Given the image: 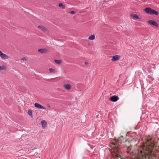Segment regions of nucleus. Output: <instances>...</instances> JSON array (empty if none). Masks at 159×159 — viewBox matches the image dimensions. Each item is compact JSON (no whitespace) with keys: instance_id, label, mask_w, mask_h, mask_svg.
<instances>
[{"instance_id":"nucleus-5","label":"nucleus","mask_w":159,"mask_h":159,"mask_svg":"<svg viewBox=\"0 0 159 159\" xmlns=\"http://www.w3.org/2000/svg\"><path fill=\"white\" fill-rule=\"evenodd\" d=\"M119 99V98L116 96H113L110 99V101L113 102H116Z\"/></svg>"},{"instance_id":"nucleus-2","label":"nucleus","mask_w":159,"mask_h":159,"mask_svg":"<svg viewBox=\"0 0 159 159\" xmlns=\"http://www.w3.org/2000/svg\"><path fill=\"white\" fill-rule=\"evenodd\" d=\"M146 12L147 14H155L156 15H157L159 14V13L157 11H145Z\"/></svg>"},{"instance_id":"nucleus-14","label":"nucleus","mask_w":159,"mask_h":159,"mask_svg":"<svg viewBox=\"0 0 159 159\" xmlns=\"http://www.w3.org/2000/svg\"><path fill=\"white\" fill-rule=\"evenodd\" d=\"M58 6L59 7H61L62 9H65V6L64 5H63V4L61 3H59Z\"/></svg>"},{"instance_id":"nucleus-3","label":"nucleus","mask_w":159,"mask_h":159,"mask_svg":"<svg viewBox=\"0 0 159 159\" xmlns=\"http://www.w3.org/2000/svg\"><path fill=\"white\" fill-rule=\"evenodd\" d=\"M148 23L149 24L153 25L156 27L158 26V25L157 23L154 20H149L148 21Z\"/></svg>"},{"instance_id":"nucleus-20","label":"nucleus","mask_w":159,"mask_h":159,"mask_svg":"<svg viewBox=\"0 0 159 159\" xmlns=\"http://www.w3.org/2000/svg\"><path fill=\"white\" fill-rule=\"evenodd\" d=\"M70 13L72 14H74L75 13V11H71L70 12Z\"/></svg>"},{"instance_id":"nucleus-16","label":"nucleus","mask_w":159,"mask_h":159,"mask_svg":"<svg viewBox=\"0 0 159 159\" xmlns=\"http://www.w3.org/2000/svg\"><path fill=\"white\" fill-rule=\"evenodd\" d=\"M55 62L57 64H60L62 62L60 60H54Z\"/></svg>"},{"instance_id":"nucleus-23","label":"nucleus","mask_w":159,"mask_h":159,"mask_svg":"<svg viewBox=\"0 0 159 159\" xmlns=\"http://www.w3.org/2000/svg\"><path fill=\"white\" fill-rule=\"evenodd\" d=\"M118 155H116V157H118Z\"/></svg>"},{"instance_id":"nucleus-12","label":"nucleus","mask_w":159,"mask_h":159,"mask_svg":"<svg viewBox=\"0 0 159 159\" xmlns=\"http://www.w3.org/2000/svg\"><path fill=\"white\" fill-rule=\"evenodd\" d=\"M41 123L42 126L43 127H45L47 125V122L44 120L42 121H41Z\"/></svg>"},{"instance_id":"nucleus-22","label":"nucleus","mask_w":159,"mask_h":159,"mask_svg":"<svg viewBox=\"0 0 159 159\" xmlns=\"http://www.w3.org/2000/svg\"><path fill=\"white\" fill-rule=\"evenodd\" d=\"M84 64H86V65L87 64H88V62H84Z\"/></svg>"},{"instance_id":"nucleus-7","label":"nucleus","mask_w":159,"mask_h":159,"mask_svg":"<svg viewBox=\"0 0 159 159\" xmlns=\"http://www.w3.org/2000/svg\"><path fill=\"white\" fill-rule=\"evenodd\" d=\"M38 51L41 53H46L48 52V50L46 48L40 49H38Z\"/></svg>"},{"instance_id":"nucleus-17","label":"nucleus","mask_w":159,"mask_h":159,"mask_svg":"<svg viewBox=\"0 0 159 159\" xmlns=\"http://www.w3.org/2000/svg\"><path fill=\"white\" fill-rule=\"evenodd\" d=\"M28 114L30 116H31L32 117V111L31 110H29L28 111Z\"/></svg>"},{"instance_id":"nucleus-21","label":"nucleus","mask_w":159,"mask_h":159,"mask_svg":"<svg viewBox=\"0 0 159 159\" xmlns=\"http://www.w3.org/2000/svg\"><path fill=\"white\" fill-rule=\"evenodd\" d=\"M47 106L49 108L51 107V106L49 104L47 105Z\"/></svg>"},{"instance_id":"nucleus-6","label":"nucleus","mask_w":159,"mask_h":159,"mask_svg":"<svg viewBox=\"0 0 159 159\" xmlns=\"http://www.w3.org/2000/svg\"><path fill=\"white\" fill-rule=\"evenodd\" d=\"M34 106L35 107H37L39 109H46V108L44 107H43L41 105H40L37 103H35L34 104Z\"/></svg>"},{"instance_id":"nucleus-1","label":"nucleus","mask_w":159,"mask_h":159,"mask_svg":"<svg viewBox=\"0 0 159 159\" xmlns=\"http://www.w3.org/2000/svg\"><path fill=\"white\" fill-rule=\"evenodd\" d=\"M147 143L148 145L150 147L154 148L155 146L154 141L152 138L149 136L147 139Z\"/></svg>"},{"instance_id":"nucleus-15","label":"nucleus","mask_w":159,"mask_h":159,"mask_svg":"<svg viewBox=\"0 0 159 159\" xmlns=\"http://www.w3.org/2000/svg\"><path fill=\"white\" fill-rule=\"evenodd\" d=\"M95 36L94 35H92L90 36L89 37V39L91 40H93L95 39Z\"/></svg>"},{"instance_id":"nucleus-8","label":"nucleus","mask_w":159,"mask_h":159,"mask_svg":"<svg viewBox=\"0 0 159 159\" xmlns=\"http://www.w3.org/2000/svg\"><path fill=\"white\" fill-rule=\"evenodd\" d=\"M120 58V57L118 55L113 56L111 59V61H116L119 60Z\"/></svg>"},{"instance_id":"nucleus-19","label":"nucleus","mask_w":159,"mask_h":159,"mask_svg":"<svg viewBox=\"0 0 159 159\" xmlns=\"http://www.w3.org/2000/svg\"><path fill=\"white\" fill-rule=\"evenodd\" d=\"M21 60L23 61H26L27 60V59L26 58V57H24L22 58H21Z\"/></svg>"},{"instance_id":"nucleus-13","label":"nucleus","mask_w":159,"mask_h":159,"mask_svg":"<svg viewBox=\"0 0 159 159\" xmlns=\"http://www.w3.org/2000/svg\"><path fill=\"white\" fill-rule=\"evenodd\" d=\"M49 70L50 72L52 74L55 73V72H56L55 70L52 68H49Z\"/></svg>"},{"instance_id":"nucleus-11","label":"nucleus","mask_w":159,"mask_h":159,"mask_svg":"<svg viewBox=\"0 0 159 159\" xmlns=\"http://www.w3.org/2000/svg\"><path fill=\"white\" fill-rule=\"evenodd\" d=\"M38 28H39L43 31L46 32L47 31L46 28L43 26L39 25L38 26Z\"/></svg>"},{"instance_id":"nucleus-24","label":"nucleus","mask_w":159,"mask_h":159,"mask_svg":"<svg viewBox=\"0 0 159 159\" xmlns=\"http://www.w3.org/2000/svg\"><path fill=\"white\" fill-rule=\"evenodd\" d=\"M104 2H107V1H106V0H104Z\"/></svg>"},{"instance_id":"nucleus-18","label":"nucleus","mask_w":159,"mask_h":159,"mask_svg":"<svg viewBox=\"0 0 159 159\" xmlns=\"http://www.w3.org/2000/svg\"><path fill=\"white\" fill-rule=\"evenodd\" d=\"M143 10H154L153 9H152L151 8L148 7L145 8V9H143Z\"/></svg>"},{"instance_id":"nucleus-10","label":"nucleus","mask_w":159,"mask_h":159,"mask_svg":"<svg viewBox=\"0 0 159 159\" xmlns=\"http://www.w3.org/2000/svg\"><path fill=\"white\" fill-rule=\"evenodd\" d=\"M130 16L134 19H139V16L135 14H131L130 15Z\"/></svg>"},{"instance_id":"nucleus-9","label":"nucleus","mask_w":159,"mask_h":159,"mask_svg":"<svg viewBox=\"0 0 159 159\" xmlns=\"http://www.w3.org/2000/svg\"><path fill=\"white\" fill-rule=\"evenodd\" d=\"M64 86L65 89L67 90L70 89L71 87V86L70 84H65Z\"/></svg>"},{"instance_id":"nucleus-4","label":"nucleus","mask_w":159,"mask_h":159,"mask_svg":"<svg viewBox=\"0 0 159 159\" xmlns=\"http://www.w3.org/2000/svg\"><path fill=\"white\" fill-rule=\"evenodd\" d=\"M0 56L2 59H7L9 58V57L6 54L3 53L0 51Z\"/></svg>"}]
</instances>
